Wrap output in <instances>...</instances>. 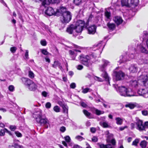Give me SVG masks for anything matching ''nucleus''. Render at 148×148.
<instances>
[{"label": "nucleus", "mask_w": 148, "mask_h": 148, "mask_svg": "<svg viewBox=\"0 0 148 148\" xmlns=\"http://www.w3.org/2000/svg\"><path fill=\"white\" fill-rule=\"evenodd\" d=\"M105 15L107 18L109 19L111 16V13L110 12L106 11L105 12Z\"/></svg>", "instance_id": "nucleus-36"}, {"label": "nucleus", "mask_w": 148, "mask_h": 148, "mask_svg": "<svg viewBox=\"0 0 148 148\" xmlns=\"http://www.w3.org/2000/svg\"><path fill=\"white\" fill-rule=\"evenodd\" d=\"M57 12L61 14L60 20L62 23H67L71 20V13L67 11L65 8L62 7L60 9L57 10Z\"/></svg>", "instance_id": "nucleus-2"}, {"label": "nucleus", "mask_w": 148, "mask_h": 148, "mask_svg": "<svg viewBox=\"0 0 148 148\" xmlns=\"http://www.w3.org/2000/svg\"><path fill=\"white\" fill-rule=\"evenodd\" d=\"M25 57L26 59H28V50H26V53L25 54Z\"/></svg>", "instance_id": "nucleus-58"}, {"label": "nucleus", "mask_w": 148, "mask_h": 148, "mask_svg": "<svg viewBox=\"0 0 148 148\" xmlns=\"http://www.w3.org/2000/svg\"><path fill=\"white\" fill-rule=\"evenodd\" d=\"M126 107H129L131 109L134 108L135 106V105L134 104L130 103L127 104H126L125 106Z\"/></svg>", "instance_id": "nucleus-35"}, {"label": "nucleus", "mask_w": 148, "mask_h": 148, "mask_svg": "<svg viewBox=\"0 0 148 148\" xmlns=\"http://www.w3.org/2000/svg\"><path fill=\"white\" fill-rule=\"evenodd\" d=\"M41 44L43 46H45L47 45V42L45 40H41L40 41Z\"/></svg>", "instance_id": "nucleus-46"}, {"label": "nucleus", "mask_w": 148, "mask_h": 148, "mask_svg": "<svg viewBox=\"0 0 148 148\" xmlns=\"http://www.w3.org/2000/svg\"><path fill=\"white\" fill-rule=\"evenodd\" d=\"M85 25L84 21L79 20L77 21L74 25L75 32L77 33H79L82 31Z\"/></svg>", "instance_id": "nucleus-8"}, {"label": "nucleus", "mask_w": 148, "mask_h": 148, "mask_svg": "<svg viewBox=\"0 0 148 148\" xmlns=\"http://www.w3.org/2000/svg\"><path fill=\"white\" fill-rule=\"evenodd\" d=\"M62 108L63 112L64 113L68 114V107L66 104L62 107Z\"/></svg>", "instance_id": "nucleus-28"}, {"label": "nucleus", "mask_w": 148, "mask_h": 148, "mask_svg": "<svg viewBox=\"0 0 148 148\" xmlns=\"http://www.w3.org/2000/svg\"><path fill=\"white\" fill-rule=\"evenodd\" d=\"M60 130L61 132H64L66 130V128L62 126L60 127Z\"/></svg>", "instance_id": "nucleus-62"}, {"label": "nucleus", "mask_w": 148, "mask_h": 148, "mask_svg": "<svg viewBox=\"0 0 148 148\" xmlns=\"http://www.w3.org/2000/svg\"><path fill=\"white\" fill-rule=\"evenodd\" d=\"M15 133L16 136L18 137H21L22 136V134L21 133L19 132L18 131H15Z\"/></svg>", "instance_id": "nucleus-50"}, {"label": "nucleus", "mask_w": 148, "mask_h": 148, "mask_svg": "<svg viewBox=\"0 0 148 148\" xmlns=\"http://www.w3.org/2000/svg\"><path fill=\"white\" fill-rule=\"evenodd\" d=\"M98 140V138L97 136H94L92 138V142L96 143L97 142Z\"/></svg>", "instance_id": "nucleus-48"}, {"label": "nucleus", "mask_w": 148, "mask_h": 148, "mask_svg": "<svg viewBox=\"0 0 148 148\" xmlns=\"http://www.w3.org/2000/svg\"><path fill=\"white\" fill-rule=\"evenodd\" d=\"M45 14L49 16H51L54 15L56 13V12L52 8L49 7L45 12Z\"/></svg>", "instance_id": "nucleus-14"}, {"label": "nucleus", "mask_w": 148, "mask_h": 148, "mask_svg": "<svg viewBox=\"0 0 148 148\" xmlns=\"http://www.w3.org/2000/svg\"><path fill=\"white\" fill-rule=\"evenodd\" d=\"M90 131L92 133H94L96 131L95 128L94 127H91L90 128Z\"/></svg>", "instance_id": "nucleus-63"}, {"label": "nucleus", "mask_w": 148, "mask_h": 148, "mask_svg": "<svg viewBox=\"0 0 148 148\" xmlns=\"http://www.w3.org/2000/svg\"><path fill=\"white\" fill-rule=\"evenodd\" d=\"M104 45H103V42L102 41L100 42L98 44L95 45L94 46V48H97V49H101V50H100V53H101V51L104 47Z\"/></svg>", "instance_id": "nucleus-21"}, {"label": "nucleus", "mask_w": 148, "mask_h": 148, "mask_svg": "<svg viewBox=\"0 0 148 148\" xmlns=\"http://www.w3.org/2000/svg\"><path fill=\"white\" fill-rule=\"evenodd\" d=\"M51 103L50 102H47L46 104L45 107H46V108H50V107H51Z\"/></svg>", "instance_id": "nucleus-54"}, {"label": "nucleus", "mask_w": 148, "mask_h": 148, "mask_svg": "<svg viewBox=\"0 0 148 148\" xmlns=\"http://www.w3.org/2000/svg\"><path fill=\"white\" fill-rule=\"evenodd\" d=\"M10 129L12 131H14L16 128V127L14 125H10L9 127Z\"/></svg>", "instance_id": "nucleus-41"}, {"label": "nucleus", "mask_w": 148, "mask_h": 148, "mask_svg": "<svg viewBox=\"0 0 148 148\" xmlns=\"http://www.w3.org/2000/svg\"><path fill=\"white\" fill-rule=\"evenodd\" d=\"M75 30V29L74 25H71L67 28L66 32L70 34H74V31Z\"/></svg>", "instance_id": "nucleus-17"}, {"label": "nucleus", "mask_w": 148, "mask_h": 148, "mask_svg": "<svg viewBox=\"0 0 148 148\" xmlns=\"http://www.w3.org/2000/svg\"><path fill=\"white\" fill-rule=\"evenodd\" d=\"M33 116L36 122L42 125H45L46 128H48V125H49V120L46 118H42V114L40 111L37 112L33 114Z\"/></svg>", "instance_id": "nucleus-3"}, {"label": "nucleus", "mask_w": 148, "mask_h": 148, "mask_svg": "<svg viewBox=\"0 0 148 148\" xmlns=\"http://www.w3.org/2000/svg\"><path fill=\"white\" fill-rule=\"evenodd\" d=\"M138 80L143 82V85L148 88V73L143 72L138 78Z\"/></svg>", "instance_id": "nucleus-7"}, {"label": "nucleus", "mask_w": 148, "mask_h": 148, "mask_svg": "<svg viewBox=\"0 0 148 148\" xmlns=\"http://www.w3.org/2000/svg\"><path fill=\"white\" fill-rule=\"evenodd\" d=\"M78 51L79 52H81V51L79 50H70L69 51V54L71 56L73 60H75V57L77 55V52Z\"/></svg>", "instance_id": "nucleus-19"}, {"label": "nucleus", "mask_w": 148, "mask_h": 148, "mask_svg": "<svg viewBox=\"0 0 148 148\" xmlns=\"http://www.w3.org/2000/svg\"><path fill=\"white\" fill-rule=\"evenodd\" d=\"M70 87L74 89L76 87V84L75 83H72L70 85Z\"/></svg>", "instance_id": "nucleus-55"}, {"label": "nucleus", "mask_w": 148, "mask_h": 148, "mask_svg": "<svg viewBox=\"0 0 148 148\" xmlns=\"http://www.w3.org/2000/svg\"><path fill=\"white\" fill-rule=\"evenodd\" d=\"M53 110L56 112H60V108L58 106H54L53 108Z\"/></svg>", "instance_id": "nucleus-38"}, {"label": "nucleus", "mask_w": 148, "mask_h": 148, "mask_svg": "<svg viewBox=\"0 0 148 148\" xmlns=\"http://www.w3.org/2000/svg\"><path fill=\"white\" fill-rule=\"evenodd\" d=\"M83 66L81 65H78L77 66V69L79 70H81L83 69Z\"/></svg>", "instance_id": "nucleus-59"}, {"label": "nucleus", "mask_w": 148, "mask_h": 148, "mask_svg": "<svg viewBox=\"0 0 148 148\" xmlns=\"http://www.w3.org/2000/svg\"><path fill=\"white\" fill-rule=\"evenodd\" d=\"M95 79L96 80L99 82H102L103 81L102 79L101 78L97 76L95 77Z\"/></svg>", "instance_id": "nucleus-61"}, {"label": "nucleus", "mask_w": 148, "mask_h": 148, "mask_svg": "<svg viewBox=\"0 0 148 148\" xmlns=\"http://www.w3.org/2000/svg\"><path fill=\"white\" fill-rule=\"evenodd\" d=\"M134 57L133 54H132L130 56V57L129 58H127V55L123 56V55H122L120 57V60L119 62L120 63H123L124 62L127 61L128 60H130L131 59L134 58Z\"/></svg>", "instance_id": "nucleus-12"}, {"label": "nucleus", "mask_w": 148, "mask_h": 148, "mask_svg": "<svg viewBox=\"0 0 148 148\" xmlns=\"http://www.w3.org/2000/svg\"><path fill=\"white\" fill-rule=\"evenodd\" d=\"M139 140L138 139H136L132 143V145L136 146L137 143L139 142Z\"/></svg>", "instance_id": "nucleus-52"}, {"label": "nucleus", "mask_w": 148, "mask_h": 148, "mask_svg": "<svg viewBox=\"0 0 148 148\" xmlns=\"http://www.w3.org/2000/svg\"><path fill=\"white\" fill-rule=\"evenodd\" d=\"M142 114L145 116H147L148 114V111L147 110H143L142 111Z\"/></svg>", "instance_id": "nucleus-57"}, {"label": "nucleus", "mask_w": 148, "mask_h": 148, "mask_svg": "<svg viewBox=\"0 0 148 148\" xmlns=\"http://www.w3.org/2000/svg\"><path fill=\"white\" fill-rule=\"evenodd\" d=\"M102 61L103 64L99 66V69L103 72L101 74L102 76L106 81H109V78L107 73L105 71V69L107 66L110 65V62L104 59L102 60Z\"/></svg>", "instance_id": "nucleus-5"}, {"label": "nucleus", "mask_w": 148, "mask_h": 148, "mask_svg": "<svg viewBox=\"0 0 148 148\" xmlns=\"http://www.w3.org/2000/svg\"><path fill=\"white\" fill-rule=\"evenodd\" d=\"M105 103V102H104V103H103V105L104 106V107L105 108H110V106L109 105H108L107 104H106Z\"/></svg>", "instance_id": "nucleus-60"}, {"label": "nucleus", "mask_w": 148, "mask_h": 148, "mask_svg": "<svg viewBox=\"0 0 148 148\" xmlns=\"http://www.w3.org/2000/svg\"><path fill=\"white\" fill-rule=\"evenodd\" d=\"M17 49V48L15 47H11L10 49V50L11 52L13 53H14L16 52Z\"/></svg>", "instance_id": "nucleus-43"}, {"label": "nucleus", "mask_w": 148, "mask_h": 148, "mask_svg": "<svg viewBox=\"0 0 148 148\" xmlns=\"http://www.w3.org/2000/svg\"><path fill=\"white\" fill-rule=\"evenodd\" d=\"M75 138L79 141H81L82 140H84L85 139L82 136L79 135L76 136L75 137Z\"/></svg>", "instance_id": "nucleus-39"}, {"label": "nucleus", "mask_w": 148, "mask_h": 148, "mask_svg": "<svg viewBox=\"0 0 148 148\" xmlns=\"http://www.w3.org/2000/svg\"><path fill=\"white\" fill-rule=\"evenodd\" d=\"M115 120L116 121V123L117 124L121 125L122 124L123 121L122 119L119 117H117L116 118Z\"/></svg>", "instance_id": "nucleus-29"}, {"label": "nucleus", "mask_w": 148, "mask_h": 148, "mask_svg": "<svg viewBox=\"0 0 148 148\" xmlns=\"http://www.w3.org/2000/svg\"><path fill=\"white\" fill-rule=\"evenodd\" d=\"M83 112L84 114L89 119L91 118L90 116L91 114L90 113L88 112L87 110H84Z\"/></svg>", "instance_id": "nucleus-27"}, {"label": "nucleus", "mask_w": 148, "mask_h": 148, "mask_svg": "<svg viewBox=\"0 0 148 148\" xmlns=\"http://www.w3.org/2000/svg\"><path fill=\"white\" fill-rule=\"evenodd\" d=\"M138 69L137 67L135 65H131L129 69L130 73H136Z\"/></svg>", "instance_id": "nucleus-20"}, {"label": "nucleus", "mask_w": 148, "mask_h": 148, "mask_svg": "<svg viewBox=\"0 0 148 148\" xmlns=\"http://www.w3.org/2000/svg\"><path fill=\"white\" fill-rule=\"evenodd\" d=\"M52 1V0H44L42 2V5L45 6V5H49Z\"/></svg>", "instance_id": "nucleus-33"}, {"label": "nucleus", "mask_w": 148, "mask_h": 148, "mask_svg": "<svg viewBox=\"0 0 148 148\" xmlns=\"http://www.w3.org/2000/svg\"><path fill=\"white\" fill-rule=\"evenodd\" d=\"M73 3L74 4L77 6H78L82 3V0H74Z\"/></svg>", "instance_id": "nucleus-34"}, {"label": "nucleus", "mask_w": 148, "mask_h": 148, "mask_svg": "<svg viewBox=\"0 0 148 148\" xmlns=\"http://www.w3.org/2000/svg\"><path fill=\"white\" fill-rule=\"evenodd\" d=\"M138 1L139 0H127V1L125 0H122L121 3L122 6H130L131 5L136 6L138 4Z\"/></svg>", "instance_id": "nucleus-9"}, {"label": "nucleus", "mask_w": 148, "mask_h": 148, "mask_svg": "<svg viewBox=\"0 0 148 148\" xmlns=\"http://www.w3.org/2000/svg\"><path fill=\"white\" fill-rule=\"evenodd\" d=\"M19 142V141L18 140H14V141L13 144L12 146L14 147V148H23V146L19 145L18 143Z\"/></svg>", "instance_id": "nucleus-23"}, {"label": "nucleus", "mask_w": 148, "mask_h": 148, "mask_svg": "<svg viewBox=\"0 0 148 148\" xmlns=\"http://www.w3.org/2000/svg\"><path fill=\"white\" fill-rule=\"evenodd\" d=\"M130 86L132 88H136L138 87V83L136 80H132L130 82Z\"/></svg>", "instance_id": "nucleus-22"}, {"label": "nucleus", "mask_w": 148, "mask_h": 148, "mask_svg": "<svg viewBox=\"0 0 148 148\" xmlns=\"http://www.w3.org/2000/svg\"><path fill=\"white\" fill-rule=\"evenodd\" d=\"M80 105L82 106L84 108H86L87 106V104L84 102H80Z\"/></svg>", "instance_id": "nucleus-53"}, {"label": "nucleus", "mask_w": 148, "mask_h": 148, "mask_svg": "<svg viewBox=\"0 0 148 148\" xmlns=\"http://www.w3.org/2000/svg\"><path fill=\"white\" fill-rule=\"evenodd\" d=\"M137 92L140 96H142L145 98L148 97V91L146 89H140L138 90Z\"/></svg>", "instance_id": "nucleus-11"}, {"label": "nucleus", "mask_w": 148, "mask_h": 148, "mask_svg": "<svg viewBox=\"0 0 148 148\" xmlns=\"http://www.w3.org/2000/svg\"><path fill=\"white\" fill-rule=\"evenodd\" d=\"M14 86L12 85H10L8 87L9 90L11 92L13 91L14 90Z\"/></svg>", "instance_id": "nucleus-49"}, {"label": "nucleus", "mask_w": 148, "mask_h": 148, "mask_svg": "<svg viewBox=\"0 0 148 148\" xmlns=\"http://www.w3.org/2000/svg\"><path fill=\"white\" fill-rule=\"evenodd\" d=\"M91 90L90 88H86L83 89V90L82 91V92L84 93H86L88 92H90Z\"/></svg>", "instance_id": "nucleus-40"}, {"label": "nucleus", "mask_w": 148, "mask_h": 148, "mask_svg": "<svg viewBox=\"0 0 148 148\" xmlns=\"http://www.w3.org/2000/svg\"><path fill=\"white\" fill-rule=\"evenodd\" d=\"M140 51L142 53L146 54L148 53V51L145 47L143 46H141L140 48Z\"/></svg>", "instance_id": "nucleus-30"}, {"label": "nucleus", "mask_w": 148, "mask_h": 148, "mask_svg": "<svg viewBox=\"0 0 148 148\" xmlns=\"http://www.w3.org/2000/svg\"><path fill=\"white\" fill-rule=\"evenodd\" d=\"M52 67L54 68H56L57 67L58 68L62 71L63 70V69L61 63L58 61H55L54 62L53 64H52Z\"/></svg>", "instance_id": "nucleus-18"}, {"label": "nucleus", "mask_w": 148, "mask_h": 148, "mask_svg": "<svg viewBox=\"0 0 148 148\" xmlns=\"http://www.w3.org/2000/svg\"><path fill=\"white\" fill-rule=\"evenodd\" d=\"M97 144L101 148H113L112 145L110 144L104 145L103 144H100L99 143H98Z\"/></svg>", "instance_id": "nucleus-26"}, {"label": "nucleus", "mask_w": 148, "mask_h": 148, "mask_svg": "<svg viewBox=\"0 0 148 148\" xmlns=\"http://www.w3.org/2000/svg\"><path fill=\"white\" fill-rule=\"evenodd\" d=\"M58 103L62 107L66 104L64 102L60 101H58Z\"/></svg>", "instance_id": "nucleus-47"}, {"label": "nucleus", "mask_w": 148, "mask_h": 148, "mask_svg": "<svg viewBox=\"0 0 148 148\" xmlns=\"http://www.w3.org/2000/svg\"><path fill=\"white\" fill-rule=\"evenodd\" d=\"M114 75L116 81L123 80L125 76V74L121 71H114Z\"/></svg>", "instance_id": "nucleus-10"}, {"label": "nucleus", "mask_w": 148, "mask_h": 148, "mask_svg": "<svg viewBox=\"0 0 148 148\" xmlns=\"http://www.w3.org/2000/svg\"><path fill=\"white\" fill-rule=\"evenodd\" d=\"M104 113L103 111H101L98 109H97L96 111L95 112V114L98 115H100L101 114H103Z\"/></svg>", "instance_id": "nucleus-42"}, {"label": "nucleus", "mask_w": 148, "mask_h": 148, "mask_svg": "<svg viewBox=\"0 0 148 148\" xmlns=\"http://www.w3.org/2000/svg\"><path fill=\"white\" fill-rule=\"evenodd\" d=\"M66 141L67 143H69L71 141V138L69 136H66L65 137Z\"/></svg>", "instance_id": "nucleus-51"}, {"label": "nucleus", "mask_w": 148, "mask_h": 148, "mask_svg": "<svg viewBox=\"0 0 148 148\" xmlns=\"http://www.w3.org/2000/svg\"><path fill=\"white\" fill-rule=\"evenodd\" d=\"M140 38L142 39L143 40H148V32L146 31L143 32L142 34L140 37Z\"/></svg>", "instance_id": "nucleus-24"}, {"label": "nucleus", "mask_w": 148, "mask_h": 148, "mask_svg": "<svg viewBox=\"0 0 148 148\" xmlns=\"http://www.w3.org/2000/svg\"><path fill=\"white\" fill-rule=\"evenodd\" d=\"M6 131L5 130V128L3 129H1L0 131V136H3L5 134V132Z\"/></svg>", "instance_id": "nucleus-44"}, {"label": "nucleus", "mask_w": 148, "mask_h": 148, "mask_svg": "<svg viewBox=\"0 0 148 148\" xmlns=\"http://www.w3.org/2000/svg\"><path fill=\"white\" fill-rule=\"evenodd\" d=\"M21 80L25 85L30 90H34L37 88V86L30 79L23 77Z\"/></svg>", "instance_id": "nucleus-6"}, {"label": "nucleus", "mask_w": 148, "mask_h": 148, "mask_svg": "<svg viewBox=\"0 0 148 148\" xmlns=\"http://www.w3.org/2000/svg\"><path fill=\"white\" fill-rule=\"evenodd\" d=\"M41 52L42 53L45 55H47L49 53L45 49H42L41 50Z\"/></svg>", "instance_id": "nucleus-45"}, {"label": "nucleus", "mask_w": 148, "mask_h": 148, "mask_svg": "<svg viewBox=\"0 0 148 148\" xmlns=\"http://www.w3.org/2000/svg\"><path fill=\"white\" fill-rule=\"evenodd\" d=\"M136 129L140 131L144 130V127L142 121L138 120L136 122Z\"/></svg>", "instance_id": "nucleus-13"}, {"label": "nucleus", "mask_w": 148, "mask_h": 148, "mask_svg": "<svg viewBox=\"0 0 148 148\" xmlns=\"http://www.w3.org/2000/svg\"><path fill=\"white\" fill-rule=\"evenodd\" d=\"M113 20L117 25L121 24L123 21L121 17L118 16H115Z\"/></svg>", "instance_id": "nucleus-16"}, {"label": "nucleus", "mask_w": 148, "mask_h": 148, "mask_svg": "<svg viewBox=\"0 0 148 148\" xmlns=\"http://www.w3.org/2000/svg\"><path fill=\"white\" fill-rule=\"evenodd\" d=\"M96 27L95 25H92L89 27L87 28L88 33L89 34H94L96 31Z\"/></svg>", "instance_id": "nucleus-15"}, {"label": "nucleus", "mask_w": 148, "mask_h": 148, "mask_svg": "<svg viewBox=\"0 0 148 148\" xmlns=\"http://www.w3.org/2000/svg\"><path fill=\"white\" fill-rule=\"evenodd\" d=\"M147 145V142L145 140L142 141L140 143V145L142 148H145Z\"/></svg>", "instance_id": "nucleus-31"}, {"label": "nucleus", "mask_w": 148, "mask_h": 148, "mask_svg": "<svg viewBox=\"0 0 148 148\" xmlns=\"http://www.w3.org/2000/svg\"><path fill=\"white\" fill-rule=\"evenodd\" d=\"M101 125L104 128L109 127L110 126L106 122H103L100 123Z\"/></svg>", "instance_id": "nucleus-32"}, {"label": "nucleus", "mask_w": 148, "mask_h": 148, "mask_svg": "<svg viewBox=\"0 0 148 148\" xmlns=\"http://www.w3.org/2000/svg\"><path fill=\"white\" fill-rule=\"evenodd\" d=\"M28 76L31 78H34V73L31 71H29L28 72Z\"/></svg>", "instance_id": "nucleus-37"}, {"label": "nucleus", "mask_w": 148, "mask_h": 148, "mask_svg": "<svg viewBox=\"0 0 148 148\" xmlns=\"http://www.w3.org/2000/svg\"><path fill=\"white\" fill-rule=\"evenodd\" d=\"M73 148H82V147L79 145H75L73 146Z\"/></svg>", "instance_id": "nucleus-64"}, {"label": "nucleus", "mask_w": 148, "mask_h": 148, "mask_svg": "<svg viewBox=\"0 0 148 148\" xmlns=\"http://www.w3.org/2000/svg\"><path fill=\"white\" fill-rule=\"evenodd\" d=\"M97 55L94 53H92L89 55H82L79 56V59L84 65L90 68L92 64L95 61Z\"/></svg>", "instance_id": "nucleus-1"}, {"label": "nucleus", "mask_w": 148, "mask_h": 148, "mask_svg": "<svg viewBox=\"0 0 148 148\" xmlns=\"http://www.w3.org/2000/svg\"><path fill=\"white\" fill-rule=\"evenodd\" d=\"M107 25L109 29L112 31L116 27L115 25L113 23H108L107 24Z\"/></svg>", "instance_id": "nucleus-25"}, {"label": "nucleus", "mask_w": 148, "mask_h": 148, "mask_svg": "<svg viewBox=\"0 0 148 148\" xmlns=\"http://www.w3.org/2000/svg\"><path fill=\"white\" fill-rule=\"evenodd\" d=\"M144 127V130L146 128H148V121H146L145 122Z\"/></svg>", "instance_id": "nucleus-56"}, {"label": "nucleus", "mask_w": 148, "mask_h": 148, "mask_svg": "<svg viewBox=\"0 0 148 148\" xmlns=\"http://www.w3.org/2000/svg\"><path fill=\"white\" fill-rule=\"evenodd\" d=\"M117 90L122 96L131 97L137 96L131 89L127 88L124 86L118 87V89Z\"/></svg>", "instance_id": "nucleus-4"}]
</instances>
